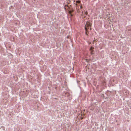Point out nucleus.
<instances>
[{
  "mask_svg": "<svg viewBox=\"0 0 131 131\" xmlns=\"http://www.w3.org/2000/svg\"><path fill=\"white\" fill-rule=\"evenodd\" d=\"M91 26V23L90 22H86V25L85 27V29L86 31H87V27L89 28Z\"/></svg>",
  "mask_w": 131,
  "mask_h": 131,
  "instance_id": "nucleus-1",
  "label": "nucleus"
},
{
  "mask_svg": "<svg viewBox=\"0 0 131 131\" xmlns=\"http://www.w3.org/2000/svg\"><path fill=\"white\" fill-rule=\"evenodd\" d=\"M90 49L91 50L92 49V47H91L90 48Z\"/></svg>",
  "mask_w": 131,
  "mask_h": 131,
  "instance_id": "nucleus-2",
  "label": "nucleus"
},
{
  "mask_svg": "<svg viewBox=\"0 0 131 131\" xmlns=\"http://www.w3.org/2000/svg\"><path fill=\"white\" fill-rule=\"evenodd\" d=\"M80 8H81V6H80Z\"/></svg>",
  "mask_w": 131,
  "mask_h": 131,
  "instance_id": "nucleus-3",
  "label": "nucleus"
}]
</instances>
